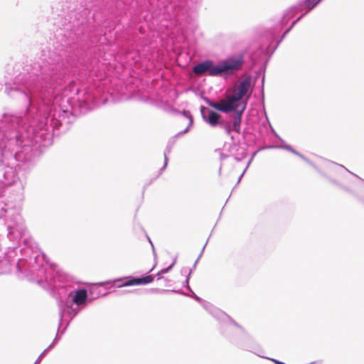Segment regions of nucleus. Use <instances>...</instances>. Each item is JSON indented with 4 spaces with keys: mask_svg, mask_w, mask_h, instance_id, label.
Wrapping results in <instances>:
<instances>
[{
    "mask_svg": "<svg viewBox=\"0 0 364 364\" xmlns=\"http://www.w3.org/2000/svg\"><path fill=\"white\" fill-rule=\"evenodd\" d=\"M250 86L248 80H243L233 90L232 95H228L225 99L220 100L218 102H210L209 105L217 110L225 113L230 112L233 109H240V105L247 106L246 102L242 101L243 97L247 94Z\"/></svg>",
    "mask_w": 364,
    "mask_h": 364,
    "instance_id": "obj_1",
    "label": "nucleus"
},
{
    "mask_svg": "<svg viewBox=\"0 0 364 364\" xmlns=\"http://www.w3.org/2000/svg\"><path fill=\"white\" fill-rule=\"evenodd\" d=\"M242 64L243 59L242 57L229 58L218 65H215L213 61L209 60L205 75L218 76L225 73H233L235 71L239 70L242 68Z\"/></svg>",
    "mask_w": 364,
    "mask_h": 364,
    "instance_id": "obj_2",
    "label": "nucleus"
},
{
    "mask_svg": "<svg viewBox=\"0 0 364 364\" xmlns=\"http://www.w3.org/2000/svg\"><path fill=\"white\" fill-rule=\"evenodd\" d=\"M154 279V277L152 275H148L141 278H132L127 279L124 284H121L119 287L146 284L152 282Z\"/></svg>",
    "mask_w": 364,
    "mask_h": 364,
    "instance_id": "obj_3",
    "label": "nucleus"
},
{
    "mask_svg": "<svg viewBox=\"0 0 364 364\" xmlns=\"http://www.w3.org/2000/svg\"><path fill=\"white\" fill-rule=\"evenodd\" d=\"M240 109H233L232 111H235V113L233 114V130L237 132L240 133V124H241V118L243 112L245 109V105H240Z\"/></svg>",
    "mask_w": 364,
    "mask_h": 364,
    "instance_id": "obj_4",
    "label": "nucleus"
},
{
    "mask_svg": "<svg viewBox=\"0 0 364 364\" xmlns=\"http://www.w3.org/2000/svg\"><path fill=\"white\" fill-rule=\"evenodd\" d=\"M220 118V114L215 111L210 110L209 111L208 117L205 120L211 127H215L217 124L222 123Z\"/></svg>",
    "mask_w": 364,
    "mask_h": 364,
    "instance_id": "obj_5",
    "label": "nucleus"
},
{
    "mask_svg": "<svg viewBox=\"0 0 364 364\" xmlns=\"http://www.w3.org/2000/svg\"><path fill=\"white\" fill-rule=\"evenodd\" d=\"M209 60L203 61L200 63L197 64L193 68V72L196 75H203L206 74L207 68H208Z\"/></svg>",
    "mask_w": 364,
    "mask_h": 364,
    "instance_id": "obj_6",
    "label": "nucleus"
},
{
    "mask_svg": "<svg viewBox=\"0 0 364 364\" xmlns=\"http://www.w3.org/2000/svg\"><path fill=\"white\" fill-rule=\"evenodd\" d=\"M87 296V294L86 290H85V289L79 290L76 292L75 295L74 296L73 301L75 304L80 305L85 301Z\"/></svg>",
    "mask_w": 364,
    "mask_h": 364,
    "instance_id": "obj_7",
    "label": "nucleus"
},
{
    "mask_svg": "<svg viewBox=\"0 0 364 364\" xmlns=\"http://www.w3.org/2000/svg\"><path fill=\"white\" fill-rule=\"evenodd\" d=\"M319 0H306L303 6L309 11L311 10L318 3Z\"/></svg>",
    "mask_w": 364,
    "mask_h": 364,
    "instance_id": "obj_8",
    "label": "nucleus"
},
{
    "mask_svg": "<svg viewBox=\"0 0 364 364\" xmlns=\"http://www.w3.org/2000/svg\"><path fill=\"white\" fill-rule=\"evenodd\" d=\"M225 129H226V132H227V133H228V134H230V132H231V128H230V123H227V124H225Z\"/></svg>",
    "mask_w": 364,
    "mask_h": 364,
    "instance_id": "obj_9",
    "label": "nucleus"
},
{
    "mask_svg": "<svg viewBox=\"0 0 364 364\" xmlns=\"http://www.w3.org/2000/svg\"><path fill=\"white\" fill-rule=\"evenodd\" d=\"M187 118L188 119V126H191L193 122V119H192L191 116H188V117H187Z\"/></svg>",
    "mask_w": 364,
    "mask_h": 364,
    "instance_id": "obj_10",
    "label": "nucleus"
},
{
    "mask_svg": "<svg viewBox=\"0 0 364 364\" xmlns=\"http://www.w3.org/2000/svg\"><path fill=\"white\" fill-rule=\"evenodd\" d=\"M188 129V127L183 131V132H186Z\"/></svg>",
    "mask_w": 364,
    "mask_h": 364,
    "instance_id": "obj_11",
    "label": "nucleus"
},
{
    "mask_svg": "<svg viewBox=\"0 0 364 364\" xmlns=\"http://www.w3.org/2000/svg\"><path fill=\"white\" fill-rule=\"evenodd\" d=\"M167 272V270H163L162 272L163 273H166Z\"/></svg>",
    "mask_w": 364,
    "mask_h": 364,
    "instance_id": "obj_12",
    "label": "nucleus"
}]
</instances>
